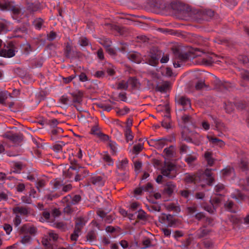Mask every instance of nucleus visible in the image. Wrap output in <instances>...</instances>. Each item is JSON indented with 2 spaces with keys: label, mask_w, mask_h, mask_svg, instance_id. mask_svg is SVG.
<instances>
[{
  "label": "nucleus",
  "mask_w": 249,
  "mask_h": 249,
  "mask_svg": "<svg viewBox=\"0 0 249 249\" xmlns=\"http://www.w3.org/2000/svg\"><path fill=\"white\" fill-rule=\"evenodd\" d=\"M63 132V129L59 127L53 128L51 131V140L54 141L59 137V135Z\"/></svg>",
  "instance_id": "bb28decb"
},
{
  "label": "nucleus",
  "mask_w": 249,
  "mask_h": 249,
  "mask_svg": "<svg viewBox=\"0 0 249 249\" xmlns=\"http://www.w3.org/2000/svg\"><path fill=\"white\" fill-rule=\"evenodd\" d=\"M91 182L98 187H101L104 185L105 180L100 176H93L91 178Z\"/></svg>",
  "instance_id": "2eb2a0df"
},
{
  "label": "nucleus",
  "mask_w": 249,
  "mask_h": 249,
  "mask_svg": "<svg viewBox=\"0 0 249 249\" xmlns=\"http://www.w3.org/2000/svg\"><path fill=\"white\" fill-rule=\"evenodd\" d=\"M128 164V160L126 159L122 160L118 164L119 169L125 170Z\"/></svg>",
  "instance_id": "de8ad7c7"
},
{
  "label": "nucleus",
  "mask_w": 249,
  "mask_h": 249,
  "mask_svg": "<svg viewBox=\"0 0 249 249\" xmlns=\"http://www.w3.org/2000/svg\"><path fill=\"white\" fill-rule=\"evenodd\" d=\"M8 96H11V95L7 91L1 92L0 93V103L4 104Z\"/></svg>",
  "instance_id": "09e8293b"
},
{
  "label": "nucleus",
  "mask_w": 249,
  "mask_h": 249,
  "mask_svg": "<svg viewBox=\"0 0 249 249\" xmlns=\"http://www.w3.org/2000/svg\"><path fill=\"white\" fill-rule=\"evenodd\" d=\"M176 189V186L175 184L172 182L169 181L167 182L164 188V192L165 194L169 196L172 194L174 191Z\"/></svg>",
  "instance_id": "6ab92c4d"
},
{
  "label": "nucleus",
  "mask_w": 249,
  "mask_h": 249,
  "mask_svg": "<svg viewBox=\"0 0 249 249\" xmlns=\"http://www.w3.org/2000/svg\"><path fill=\"white\" fill-rule=\"evenodd\" d=\"M160 56L156 54H151L147 59V63L153 66H155L159 62Z\"/></svg>",
  "instance_id": "393cba45"
},
{
  "label": "nucleus",
  "mask_w": 249,
  "mask_h": 249,
  "mask_svg": "<svg viewBox=\"0 0 249 249\" xmlns=\"http://www.w3.org/2000/svg\"><path fill=\"white\" fill-rule=\"evenodd\" d=\"M176 149V146L172 145L169 147L165 148L163 150V153L167 158H172L175 155Z\"/></svg>",
  "instance_id": "4be33fe9"
},
{
  "label": "nucleus",
  "mask_w": 249,
  "mask_h": 249,
  "mask_svg": "<svg viewBox=\"0 0 249 249\" xmlns=\"http://www.w3.org/2000/svg\"><path fill=\"white\" fill-rule=\"evenodd\" d=\"M2 137L16 144H19L23 140V135L20 132L16 133L14 130L5 132Z\"/></svg>",
  "instance_id": "39448f33"
},
{
  "label": "nucleus",
  "mask_w": 249,
  "mask_h": 249,
  "mask_svg": "<svg viewBox=\"0 0 249 249\" xmlns=\"http://www.w3.org/2000/svg\"><path fill=\"white\" fill-rule=\"evenodd\" d=\"M77 171V174L75 177V180L77 181L82 180L88 175V171L84 167L78 166Z\"/></svg>",
  "instance_id": "f8f14e48"
},
{
  "label": "nucleus",
  "mask_w": 249,
  "mask_h": 249,
  "mask_svg": "<svg viewBox=\"0 0 249 249\" xmlns=\"http://www.w3.org/2000/svg\"><path fill=\"white\" fill-rule=\"evenodd\" d=\"M211 232L209 226H202L195 232V236L197 239H202L209 236Z\"/></svg>",
  "instance_id": "6e6552de"
},
{
  "label": "nucleus",
  "mask_w": 249,
  "mask_h": 249,
  "mask_svg": "<svg viewBox=\"0 0 249 249\" xmlns=\"http://www.w3.org/2000/svg\"><path fill=\"white\" fill-rule=\"evenodd\" d=\"M101 141L104 142H107V143L109 142V141H110L109 137L108 135L105 134L101 132L98 136Z\"/></svg>",
  "instance_id": "69168bd1"
},
{
  "label": "nucleus",
  "mask_w": 249,
  "mask_h": 249,
  "mask_svg": "<svg viewBox=\"0 0 249 249\" xmlns=\"http://www.w3.org/2000/svg\"><path fill=\"white\" fill-rule=\"evenodd\" d=\"M45 185V181L43 179H39L36 182V187L38 192H41V189Z\"/></svg>",
  "instance_id": "8fccbe9b"
},
{
  "label": "nucleus",
  "mask_w": 249,
  "mask_h": 249,
  "mask_svg": "<svg viewBox=\"0 0 249 249\" xmlns=\"http://www.w3.org/2000/svg\"><path fill=\"white\" fill-rule=\"evenodd\" d=\"M188 213L195 218L200 221L205 215L203 212H198L195 206L189 207L187 208Z\"/></svg>",
  "instance_id": "9b49d317"
},
{
  "label": "nucleus",
  "mask_w": 249,
  "mask_h": 249,
  "mask_svg": "<svg viewBox=\"0 0 249 249\" xmlns=\"http://www.w3.org/2000/svg\"><path fill=\"white\" fill-rule=\"evenodd\" d=\"M107 145L110 149L111 153L113 155H115L118 151V146L116 142L111 140L109 141V142L107 143Z\"/></svg>",
  "instance_id": "c9c22d12"
},
{
  "label": "nucleus",
  "mask_w": 249,
  "mask_h": 249,
  "mask_svg": "<svg viewBox=\"0 0 249 249\" xmlns=\"http://www.w3.org/2000/svg\"><path fill=\"white\" fill-rule=\"evenodd\" d=\"M170 122V119H168V118H164L161 122V125L166 129H169L171 128Z\"/></svg>",
  "instance_id": "864d4df0"
},
{
  "label": "nucleus",
  "mask_w": 249,
  "mask_h": 249,
  "mask_svg": "<svg viewBox=\"0 0 249 249\" xmlns=\"http://www.w3.org/2000/svg\"><path fill=\"white\" fill-rule=\"evenodd\" d=\"M60 101L61 104L64 105H72V101L71 97H69L66 95H63L60 98Z\"/></svg>",
  "instance_id": "4c0bfd02"
},
{
  "label": "nucleus",
  "mask_w": 249,
  "mask_h": 249,
  "mask_svg": "<svg viewBox=\"0 0 249 249\" xmlns=\"http://www.w3.org/2000/svg\"><path fill=\"white\" fill-rule=\"evenodd\" d=\"M12 168V171L13 173L19 174L21 173V170L24 168V165L22 162H12L11 164Z\"/></svg>",
  "instance_id": "dca6fc26"
},
{
  "label": "nucleus",
  "mask_w": 249,
  "mask_h": 249,
  "mask_svg": "<svg viewBox=\"0 0 249 249\" xmlns=\"http://www.w3.org/2000/svg\"><path fill=\"white\" fill-rule=\"evenodd\" d=\"M179 153L180 154H191L193 152L190 150L188 146L182 142H180L178 145Z\"/></svg>",
  "instance_id": "b1692460"
},
{
  "label": "nucleus",
  "mask_w": 249,
  "mask_h": 249,
  "mask_svg": "<svg viewBox=\"0 0 249 249\" xmlns=\"http://www.w3.org/2000/svg\"><path fill=\"white\" fill-rule=\"evenodd\" d=\"M125 136L127 141H131L133 138L130 126L127 125L125 128Z\"/></svg>",
  "instance_id": "79ce46f5"
},
{
  "label": "nucleus",
  "mask_w": 249,
  "mask_h": 249,
  "mask_svg": "<svg viewBox=\"0 0 249 249\" xmlns=\"http://www.w3.org/2000/svg\"><path fill=\"white\" fill-rule=\"evenodd\" d=\"M214 124V128L217 131H227V128L225 125L220 120L216 118H213Z\"/></svg>",
  "instance_id": "4468645a"
},
{
  "label": "nucleus",
  "mask_w": 249,
  "mask_h": 249,
  "mask_svg": "<svg viewBox=\"0 0 249 249\" xmlns=\"http://www.w3.org/2000/svg\"><path fill=\"white\" fill-rule=\"evenodd\" d=\"M200 244L202 245L205 249H212L214 247L213 240L209 238H205L202 240Z\"/></svg>",
  "instance_id": "a878e982"
},
{
  "label": "nucleus",
  "mask_w": 249,
  "mask_h": 249,
  "mask_svg": "<svg viewBox=\"0 0 249 249\" xmlns=\"http://www.w3.org/2000/svg\"><path fill=\"white\" fill-rule=\"evenodd\" d=\"M65 145V143L62 141H59L55 143L53 146L52 149L56 152H62L63 147Z\"/></svg>",
  "instance_id": "7c9ffc66"
},
{
  "label": "nucleus",
  "mask_w": 249,
  "mask_h": 249,
  "mask_svg": "<svg viewBox=\"0 0 249 249\" xmlns=\"http://www.w3.org/2000/svg\"><path fill=\"white\" fill-rule=\"evenodd\" d=\"M31 240V237L30 235H25L22 238V239L20 241V242L22 244H23L25 245H26L30 244Z\"/></svg>",
  "instance_id": "6e6d98bb"
},
{
  "label": "nucleus",
  "mask_w": 249,
  "mask_h": 249,
  "mask_svg": "<svg viewBox=\"0 0 249 249\" xmlns=\"http://www.w3.org/2000/svg\"><path fill=\"white\" fill-rule=\"evenodd\" d=\"M139 204L138 202H134L130 205L129 211L130 213H134L139 209Z\"/></svg>",
  "instance_id": "49530a36"
},
{
  "label": "nucleus",
  "mask_w": 249,
  "mask_h": 249,
  "mask_svg": "<svg viewBox=\"0 0 249 249\" xmlns=\"http://www.w3.org/2000/svg\"><path fill=\"white\" fill-rule=\"evenodd\" d=\"M173 218V216L171 214H164L163 216V218L166 219L168 222V224H170L171 225L175 223Z\"/></svg>",
  "instance_id": "774afa93"
},
{
  "label": "nucleus",
  "mask_w": 249,
  "mask_h": 249,
  "mask_svg": "<svg viewBox=\"0 0 249 249\" xmlns=\"http://www.w3.org/2000/svg\"><path fill=\"white\" fill-rule=\"evenodd\" d=\"M2 9L3 10H11L15 15L19 14L20 12V10L18 8L15 6L10 7L9 6V4L7 3H5L4 5L2 6Z\"/></svg>",
  "instance_id": "c756f323"
},
{
  "label": "nucleus",
  "mask_w": 249,
  "mask_h": 249,
  "mask_svg": "<svg viewBox=\"0 0 249 249\" xmlns=\"http://www.w3.org/2000/svg\"><path fill=\"white\" fill-rule=\"evenodd\" d=\"M128 58L131 61L136 63H140L142 61L141 55L137 52H132L128 54Z\"/></svg>",
  "instance_id": "aec40b11"
},
{
  "label": "nucleus",
  "mask_w": 249,
  "mask_h": 249,
  "mask_svg": "<svg viewBox=\"0 0 249 249\" xmlns=\"http://www.w3.org/2000/svg\"><path fill=\"white\" fill-rule=\"evenodd\" d=\"M4 48L0 51V56L10 58L15 55L14 47L10 43L6 46L4 44Z\"/></svg>",
  "instance_id": "0eeeda50"
},
{
  "label": "nucleus",
  "mask_w": 249,
  "mask_h": 249,
  "mask_svg": "<svg viewBox=\"0 0 249 249\" xmlns=\"http://www.w3.org/2000/svg\"><path fill=\"white\" fill-rule=\"evenodd\" d=\"M19 232L23 234L34 235L36 232V228L34 226L28 223L24 224L20 227Z\"/></svg>",
  "instance_id": "1a4fd4ad"
},
{
  "label": "nucleus",
  "mask_w": 249,
  "mask_h": 249,
  "mask_svg": "<svg viewBox=\"0 0 249 249\" xmlns=\"http://www.w3.org/2000/svg\"><path fill=\"white\" fill-rule=\"evenodd\" d=\"M162 175H159L156 178V182L158 183L162 182L163 176L170 178H175L177 175V167L174 164L170 163L162 171Z\"/></svg>",
  "instance_id": "20e7f679"
},
{
  "label": "nucleus",
  "mask_w": 249,
  "mask_h": 249,
  "mask_svg": "<svg viewBox=\"0 0 249 249\" xmlns=\"http://www.w3.org/2000/svg\"><path fill=\"white\" fill-rule=\"evenodd\" d=\"M226 210L232 213H236L238 210V207L234 205L231 201H227L224 204Z\"/></svg>",
  "instance_id": "a211bd4d"
},
{
  "label": "nucleus",
  "mask_w": 249,
  "mask_h": 249,
  "mask_svg": "<svg viewBox=\"0 0 249 249\" xmlns=\"http://www.w3.org/2000/svg\"><path fill=\"white\" fill-rule=\"evenodd\" d=\"M72 188L71 185L69 184L65 186L62 185L59 182L56 181L53 185V189H61L64 192H67L70 191Z\"/></svg>",
  "instance_id": "5701e85b"
},
{
  "label": "nucleus",
  "mask_w": 249,
  "mask_h": 249,
  "mask_svg": "<svg viewBox=\"0 0 249 249\" xmlns=\"http://www.w3.org/2000/svg\"><path fill=\"white\" fill-rule=\"evenodd\" d=\"M81 200V197L79 195L71 194L65 196L63 199V202L66 203L64 212L67 213H71L72 212L71 205L78 204Z\"/></svg>",
  "instance_id": "7ed1b4c3"
},
{
  "label": "nucleus",
  "mask_w": 249,
  "mask_h": 249,
  "mask_svg": "<svg viewBox=\"0 0 249 249\" xmlns=\"http://www.w3.org/2000/svg\"><path fill=\"white\" fill-rule=\"evenodd\" d=\"M71 99L73 103L80 104L82 102V94L80 92L71 94Z\"/></svg>",
  "instance_id": "2f4dec72"
},
{
  "label": "nucleus",
  "mask_w": 249,
  "mask_h": 249,
  "mask_svg": "<svg viewBox=\"0 0 249 249\" xmlns=\"http://www.w3.org/2000/svg\"><path fill=\"white\" fill-rule=\"evenodd\" d=\"M22 49L24 51V53L26 54H28L32 51L31 45L28 43L23 44L22 46Z\"/></svg>",
  "instance_id": "bf43d9fd"
},
{
  "label": "nucleus",
  "mask_w": 249,
  "mask_h": 249,
  "mask_svg": "<svg viewBox=\"0 0 249 249\" xmlns=\"http://www.w3.org/2000/svg\"><path fill=\"white\" fill-rule=\"evenodd\" d=\"M128 87L127 81L122 80L118 84V89H120L126 90Z\"/></svg>",
  "instance_id": "5fc2aeb1"
},
{
  "label": "nucleus",
  "mask_w": 249,
  "mask_h": 249,
  "mask_svg": "<svg viewBox=\"0 0 249 249\" xmlns=\"http://www.w3.org/2000/svg\"><path fill=\"white\" fill-rule=\"evenodd\" d=\"M132 213L135 214V218H137L138 220H145L146 219V214L141 209H139L137 211Z\"/></svg>",
  "instance_id": "c85d7f7f"
},
{
  "label": "nucleus",
  "mask_w": 249,
  "mask_h": 249,
  "mask_svg": "<svg viewBox=\"0 0 249 249\" xmlns=\"http://www.w3.org/2000/svg\"><path fill=\"white\" fill-rule=\"evenodd\" d=\"M85 223L82 219H78L75 223V229L81 231V228L85 225Z\"/></svg>",
  "instance_id": "3c124183"
},
{
  "label": "nucleus",
  "mask_w": 249,
  "mask_h": 249,
  "mask_svg": "<svg viewBox=\"0 0 249 249\" xmlns=\"http://www.w3.org/2000/svg\"><path fill=\"white\" fill-rule=\"evenodd\" d=\"M235 107V104H233L231 102L227 101L224 103V108L226 112L228 113H231L234 110Z\"/></svg>",
  "instance_id": "473e14b6"
},
{
  "label": "nucleus",
  "mask_w": 249,
  "mask_h": 249,
  "mask_svg": "<svg viewBox=\"0 0 249 249\" xmlns=\"http://www.w3.org/2000/svg\"><path fill=\"white\" fill-rule=\"evenodd\" d=\"M206 85L203 80L198 81L196 84V89L200 90L206 87Z\"/></svg>",
  "instance_id": "0e129e2a"
},
{
  "label": "nucleus",
  "mask_w": 249,
  "mask_h": 249,
  "mask_svg": "<svg viewBox=\"0 0 249 249\" xmlns=\"http://www.w3.org/2000/svg\"><path fill=\"white\" fill-rule=\"evenodd\" d=\"M200 221L202 223V226H209L213 225V219L205 215Z\"/></svg>",
  "instance_id": "e433bc0d"
},
{
  "label": "nucleus",
  "mask_w": 249,
  "mask_h": 249,
  "mask_svg": "<svg viewBox=\"0 0 249 249\" xmlns=\"http://www.w3.org/2000/svg\"><path fill=\"white\" fill-rule=\"evenodd\" d=\"M171 139L166 138H162L160 139L152 140L150 142H148L150 145H153L159 149H162L165 145L168 144V142H171Z\"/></svg>",
  "instance_id": "9d476101"
},
{
  "label": "nucleus",
  "mask_w": 249,
  "mask_h": 249,
  "mask_svg": "<svg viewBox=\"0 0 249 249\" xmlns=\"http://www.w3.org/2000/svg\"><path fill=\"white\" fill-rule=\"evenodd\" d=\"M173 65L175 68L180 67L188 61L190 60L192 56L187 53H182L178 49H173Z\"/></svg>",
  "instance_id": "f03ea898"
},
{
  "label": "nucleus",
  "mask_w": 249,
  "mask_h": 249,
  "mask_svg": "<svg viewBox=\"0 0 249 249\" xmlns=\"http://www.w3.org/2000/svg\"><path fill=\"white\" fill-rule=\"evenodd\" d=\"M58 123H59V122H58V120L56 119H53L49 120L47 122V124L53 128L56 127Z\"/></svg>",
  "instance_id": "680f3d73"
},
{
  "label": "nucleus",
  "mask_w": 249,
  "mask_h": 249,
  "mask_svg": "<svg viewBox=\"0 0 249 249\" xmlns=\"http://www.w3.org/2000/svg\"><path fill=\"white\" fill-rule=\"evenodd\" d=\"M172 8L176 11L180 12L183 10L181 3L177 1H173L171 3Z\"/></svg>",
  "instance_id": "a19ab883"
},
{
  "label": "nucleus",
  "mask_w": 249,
  "mask_h": 249,
  "mask_svg": "<svg viewBox=\"0 0 249 249\" xmlns=\"http://www.w3.org/2000/svg\"><path fill=\"white\" fill-rule=\"evenodd\" d=\"M120 213L124 216H127L128 218L130 220H134L135 219V214H133L132 213H128L127 211L123 209H121L120 210Z\"/></svg>",
  "instance_id": "c03bdc74"
},
{
  "label": "nucleus",
  "mask_w": 249,
  "mask_h": 249,
  "mask_svg": "<svg viewBox=\"0 0 249 249\" xmlns=\"http://www.w3.org/2000/svg\"><path fill=\"white\" fill-rule=\"evenodd\" d=\"M78 43L82 47H86L90 44L88 39L85 37H80Z\"/></svg>",
  "instance_id": "a18cd8bd"
},
{
  "label": "nucleus",
  "mask_w": 249,
  "mask_h": 249,
  "mask_svg": "<svg viewBox=\"0 0 249 249\" xmlns=\"http://www.w3.org/2000/svg\"><path fill=\"white\" fill-rule=\"evenodd\" d=\"M207 138L213 146L217 145L222 147L225 145V143L222 140L215 137L208 135Z\"/></svg>",
  "instance_id": "f3484780"
},
{
  "label": "nucleus",
  "mask_w": 249,
  "mask_h": 249,
  "mask_svg": "<svg viewBox=\"0 0 249 249\" xmlns=\"http://www.w3.org/2000/svg\"><path fill=\"white\" fill-rule=\"evenodd\" d=\"M225 189L224 185L221 183L217 184L214 188L217 195H222L225 192Z\"/></svg>",
  "instance_id": "58836bf2"
},
{
  "label": "nucleus",
  "mask_w": 249,
  "mask_h": 249,
  "mask_svg": "<svg viewBox=\"0 0 249 249\" xmlns=\"http://www.w3.org/2000/svg\"><path fill=\"white\" fill-rule=\"evenodd\" d=\"M71 166L70 167V169L72 170H77L78 168V166H80L78 164V161L75 159L70 160Z\"/></svg>",
  "instance_id": "052dcab7"
},
{
  "label": "nucleus",
  "mask_w": 249,
  "mask_h": 249,
  "mask_svg": "<svg viewBox=\"0 0 249 249\" xmlns=\"http://www.w3.org/2000/svg\"><path fill=\"white\" fill-rule=\"evenodd\" d=\"M44 21L40 18H38L34 20L33 25L35 28L37 30H40L43 25Z\"/></svg>",
  "instance_id": "ea45409f"
},
{
  "label": "nucleus",
  "mask_w": 249,
  "mask_h": 249,
  "mask_svg": "<svg viewBox=\"0 0 249 249\" xmlns=\"http://www.w3.org/2000/svg\"><path fill=\"white\" fill-rule=\"evenodd\" d=\"M61 194L58 193H52L50 194L46 195V197L48 200H52L60 196Z\"/></svg>",
  "instance_id": "338daca9"
},
{
  "label": "nucleus",
  "mask_w": 249,
  "mask_h": 249,
  "mask_svg": "<svg viewBox=\"0 0 249 249\" xmlns=\"http://www.w3.org/2000/svg\"><path fill=\"white\" fill-rule=\"evenodd\" d=\"M129 109L127 107H124L123 109H119L116 111L117 115L124 116L129 112Z\"/></svg>",
  "instance_id": "4d7b16f0"
},
{
  "label": "nucleus",
  "mask_w": 249,
  "mask_h": 249,
  "mask_svg": "<svg viewBox=\"0 0 249 249\" xmlns=\"http://www.w3.org/2000/svg\"><path fill=\"white\" fill-rule=\"evenodd\" d=\"M128 85L130 86L133 89L138 88L140 83L135 77H130L127 80Z\"/></svg>",
  "instance_id": "72a5a7b5"
},
{
  "label": "nucleus",
  "mask_w": 249,
  "mask_h": 249,
  "mask_svg": "<svg viewBox=\"0 0 249 249\" xmlns=\"http://www.w3.org/2000/svg\"><path fill=\"white\" fill-rule=\"evenodd\" d=\"M13 212L15 213H19L21 215L25 216L27 215L29 211L26 207L17 206L13 209Z\"/></svg>",
  "instance_id": "cd10ccee"
},
{
  "label": "nucleus",
  "mask_w": 249,
  "mask_h": 249,
  "mask_svg": "<svg viewBox=\"0 0 249 249\" xmlns=\"http://www.w3.org/2000/svg\"><path fill=\"white\" fill-rule=\"evenodd\" d=\"M168 85L166 84H162L161 85H159L156 87V89L157 91H160L161 92H165L168 89Z\"/></svg>",
  "instance_id": "e2e57ef3"
},
{
  "label": "nucleus",
  "mask_w": 249,
  "mask_h": 249,
  "mask_svg": "<svg viewBox=\"0 0 249 249\" xmlns=\"http://www.w3.org/2000/svg\"><path fill=\"white\" fill-rule=\"evenodd\" d=\"M184 179L187 183H193L198 186H201L202 188L204 187L206 185H211L214 180L212 170L208 168L206 169L202 174L196 175L187 174Z\"/></svg>",
  "instance_id": "f257e3e1"
},
{
  "label": "nucleus",
  "mask_w": 249,
  "mask_h": 249,
  "mask_svg": "<svg viewBox=\"0 0 249 249\" xmlns=\"http://www.w3.org/2000/svg\"><path fill=\"white\" fill-rule=\"evenodd\" d=\"M80 231L74 229L73 232L71 235V240L72 241H76L79 237Z\"/></svg>",
  "instance_id": "13d9d810"
},
{
  "label": "nucleus",
  "mask_w": 249,
  "mask_h": 249,
  "mask_svg": "<svg viewBox=\"0 0 249 249\" xmlns=\"http://www.w3.org/2000/svg\"><path fill=\"white\" fill-rule=\"evenodd\" d=\"M167 209L169 211H173L178 213L180 211V208L178 206H176L174 203H170L167 205Z\"/></svg>",
  "instance_id": "603ef678"
},
{
  "label": "nucleus",
  "mask_w": 249,
  "mask_h": 249,
  "mask_svg": "<svg viewBox=\"0 0 249 249\" xmlns=\"http://www.w3.org/2000/svg\"><path fill=\"white\" fill-rule=\"evenodd\" d=\"M215 83L216 87L219 89H226L228 90L232 87L231 83L228 82H222L218 79H216L215 80Z\"/></svg>",
  "instance_id": "412c9836"
},
{
  "label": "nucleus",
  "mask_w": 249,
  "mask_h": 249,
  "mask_svg": "<svg viewBox=\"0 0 249 249\" xmlns=\"http://www.w3.org/2000/svg\"><path fill=\"white\" fill-rule=\"evenodd\" d=\"M178 102L182 106L184 110L191 108L190 100L186 96L179 97L178 99Z\"/></svg>",
  "instance_id": "ddd939ff"
},
{
  "label": "nucleus",
  "mask_w": 249,
  "mask_h": 249,
  "mask_svg": "<svg viewBox=\"0 0 249 249\" xmlns=\"http://www.w3.org/2000/svg\"><path fill=\"white\" fill-rule=\"evenodd\" d=\"M204 157L208 164L211 166L214 163V160L212 157V153L211 152L207 151L204 154Z\"/></svg>",
  "instance_id": "f704fd0d"
},
{
  "label": "nucleus",
  "mask_w": 249,
  "mask_h": 249,
  "mask_svg": "<svg viewBox=\"0 0 249 249\" xmlns=\"http://www.w3.org/2000/svg\"><path fill=\"white\" fill-rule=\"evenodd\" d=\"M191 242L192 240L190 238H188L182 241L181 243V245L179 246L182 249H187L190 246Z\"/></svg>",
  "instance_id": "37998d69"
},
{
  "label": "nucleus",
  "mask_w": 249,
  "mask_h": 249,
  "mask_svg": "<svg viewBox=\"0 0 249 249\" xmlns=\"http://www.w3.org/2000/svg\"><path fill=\"white\" fill-rule=\"evenodd\" d=\"M195 18L198 21L208 20L214 16V11L211 9L196 10L195 11Z\"/></svg>",
  "instance_id": "423d86ee"
}]
</instances>
